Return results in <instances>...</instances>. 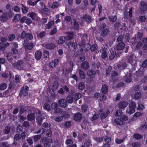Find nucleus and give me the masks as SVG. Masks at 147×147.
Listing matches in <instances>:
<instances>
[{"label": "nucleus", "instance_id": "obj_23", "mask_svg": "<svg viewBox=\"0 0 147 147\" xmlns=\"http://www.w3.org/2000/svg\"><path fill=\"white\" fill-rule=\"evenodd\" d=\"M42 141L44 142L43 144L45 147H50L51 144L49 139L44 138H43Z\"/></svg>", "mask_w": 147, "mask_h": 147}, {"label": "nucleus", "instance_id": "obj_6", "mask_svg": "<svg viewBox=\"0 0 147 147\" xmlns=\"http://www.w3.org/2000/svg\"><path fill=\"white\" fill-rule=\"evenodd\" d=\"M21 36L22 38H26L27 40H32L33 38V35L31 34L29 32L26 33L25 31L22 32Z\"/></svg>", "mask_w": 147, "mask_h": 147}, {"label": "nucleus", "instance_id": "obj_60", "mask_svg": "<svg viewBox=\"0 0 147 147\" xmlns=\"http://www.w3.org/2000/svg\"><path fill=\"white\" fill-rule=\"evenodd\" d=\"M125 83L123 82H121L117 84L116 87L117 88H119L121 87H123L125 85Z\"/></svg>", "mask_w": 147, "mask_h": 147}, {"label": "nucleus", "instance_id": "obj_43", "mask_svg": "<svg viewBox=\"0 0 147 147\" xmlns=\"http://www.w3.org/2000/svg\"><path fill=\"white\" fill-rule=\"evenodd\" d=\"M109 32V29L107 28L102 29V35L103 36H105L107 35Z\"/></svg>", "mask_w": 147, "mask_h": 147}, {"label": "nucleus", "instance_id": "obj_39", "mask_svg": "<svg viewBox=\"0 0 147 147\" xmlns=\"http://www.w3.org/2000/svg\"><path fill=\"white\" fill-rule=\"evenodd\" d=\"M74 97L70 95H68L66 98V100L69 103H72L74 101Z\"/></svg>", "mask_w": 147, "mask_h": 147}, {"label": "nucleus", "instance_id": "obj_7", "mask_svg": "<svg viewBox=\"0 0 147 147\" xmlns=\"http://www.w3.org/2000/svg\"><path fill=\"white\" fill-rule=\"evenodd\" d=\"M139 9L141 13H144L147 10V4L146 2L141 1L140 4Z\"/></svg>", "mask_w": 147, "mask_h": 147}, {"label": "nucleus", "instance_id": "obj_36", "mask_svg": "<svg viewBox=\"0 0 147 147\" xmlns=\"http://www.w3.org/2000/svg\"><path fill=\"white\" fill-rule=\"evenodd\" d=\"M43 118H42V115L38 116L36 119V121L38 125H40L42 123Z\"/></svg>", "mask_w": 147, "mask_h": 147}, {"label": "nucleus", "instance_id": "obj_51", "mask_svg": "<svg viewBox=\"0 0 147 147\" xmlns=\"http://www.w3.org/2000/svg\"><path fill=\"white\" fill-rule=\"evenodd\" d=\"M141 93L139 92H136L134 95V96L136 100L140 98L141 96Z\"/></svg>", "mask_w": 147, "mask_h": 147}, {"label": "nucleus", "instance_id": "obj_27", "mask_svg": "<svg viewBox=\"0 0 147 147\" xmlns=\"http://www.w3.org/2000/svg\"><path fill=\"white\" fill-rule=\"evenodd\" d=\"M35 119V114L34 113H30L27 115V119L29 121H32L34 120Z\"/></svg>", "mask_w": 147, "mask_h": 147}, {"label": "nucleus", "instance_id": "obj_8", "mask_svg": "<svg viewBox=\"0 0 147 147\" xmlns=\"http://www.w3.org/2000/svg\"><path fill=\"white\" fill-rule=\"evenodd\" d=\"M59 106L63 108L66 107L67 105V101L64 99H60L58 101Z\"/></svg>", "mask_w": 147, "mask_h": 147}, {"label": "nucleus", "instance_id": "obj_18", "mask_svg": "<svg viewBox=\"0 0 147 147\" xmlns=\"http://www.w3.org/2000/svg\"><path fill=\"white\" fill-rule=\"evenodd\" d=\"M46 49L49 50H53L55 48V45L53 43H48L45 45Z\"/></svg>", "mask_w": 147, "mask_h": 147}, {"label": "nucleus", "instance_id": "obj_32", "mask_svg": "<svg viewBox=\"0 0 147 147\" xmlns=\"http://www.w3.org/2000/svg\"><path fill=\"white\" fill-rule=\"evenodd\" d=\"M7 19V17L5 13H3L2 15L0 16V20L2 22H5Z\"/></svg>", "mask_w": 147, "mask_h": 147}, {"label": "nucleus", "instance_id": "obj_19", "mask_svg": "<svg viewBox=\"0 0 147 147\" xmlns=\"http://www.w3.org/2000/svg\"><path fill=\"white\" fill-rule=\"evenodd\" d=\"M65 33L67 34V36H65L66 38H67L68 39L71 40L73 38L74 35V32L73 31H67L65 32Z\"/></svg>", "mask_w": 147, "mask_h": 147}, {"label": "nucleus", "instance_id": "obj_64", "mask_svg": "<svg viewBox=\"0 0 147 147\" xmlns=\"http://www.w3.org/2000/svg\"><path fill=\"white\" fill-rule=\"evenodd\" d=\"M111 74V78L116 77L118 76V73L115 71H113Z\"/></svg>", "mask_w": 147, "mask_h": 147}, {"label": "nucleus", "instance_id": "obj_2", "mask_svg": "<svg viewBox=\"0 0 147 147\" xmlns=\"http://www.w3.org/2000/svg\"><path fill=\"white\" fill-rule=\"evenodd\" d=\"M29 89V88L28 86H23L20 90L19 96L20 97H22V96L24 97L27 96L28 95V92Z\"/></svg>", "mask_w": 147, "mask_h": 147}, {"label": "nucleus", "instance_id": "obj_24", "mask_svg": "<svg viewBox=\"0 0 147 147\" xmlns=\"http://www.w3.org/2000/svg\"><path fill=\"white\" fill-rule=\"evenodd\" d=\"M25 48L29 50H31L33 48L34 44L32 42H28L26 44L24 43Z\"/></svg>", "mask_w": 147, "mask_h": 147}, {"label": "nucleus", "instance_id": "obj_56", "mask_svg": "<svg viewBox=\"0 0 147 147\" xmlns=\"http://www.w3.org/2000/svg\"><path fill=\"white\" fill-rule=\"evenodd\" d=\"M59 86V83L57 81H55L54 82L53 84V87L55 89H57Z\"/></svg>", "mask_w": 147, "mask_h": 147}, {"label": "nucleus", "instance_id": "obj_33", "mask_svg": "<svg viewBox=\"0 0 147 147\" xmlns=\"http://www.w3.org/2000/svg\"><path fill=\"white\" fill-rule=\"evenodd\" d=\"M81 96L82 95L80 93H76L74 95V98L75 101H77L80 98Z\"/></svg>", "mask_w": 147, "mask_h": 147}, {"label": "nucleus", "instance_id": "obj_10", "mask_svg": "<svg viewBox=\"0 0 147 147\" xmlns=\"http://www.w3.org/2000/svg\"><path fill=\"white\" fill-rule=\"evenodd\" d=\"M59 59H55L49 63V67L52 68L54 67L59 64Z\"/></svg>", "mask_w": 147, "mask_h": 147}, {"label": "nucleus", "instance_id": "obj_58", "mask_svg": "<svg viewBox=\"0 0 147 147\" xmlns=\"http://www.w3.org/2000/svg\"><path fill=\"white\" fill-rule=\"evenodd\" d=\"M88 107L87 105H83L82 107V110L83 112H85L87 111Z\"/></svg>", "mask_w": 147, "mask_h": 147}, {"label": "nucleus", "instance_id": "obj_47", "mask_svg": "<svg viewBox=\"0 0 147 147\" xmlns=\"http://www.w3.org/2000/svg\"><path fill=\"white\" fill-rule=\"evenodd\" d=\"M7 88V85L5 83H2L0 84V90H3Z\"/></svg>", "mask_w": 147, "mask_h": 147}, {"label": "nucleus", "instance_id": "obj_50", "mask_svg": "<svg viewBox=\"0 0 147 147\" xmlns=\"http://www.w3.org/2000/svg\"><path fill=\"white\" fill-rule=\"evenodd\" d=\"M137 76L138 77H142L144 75V72L143 71H136Z\"/></svg>", "mask_w": 147, "mask_h": 147}, {"label": "nucleus", "instance_id": "obj_45", "mask_svg": "<svg viewBox=\"0 0 147 147\" xmlns=\"http://www.w3.org/2000/svg\"><path fill=\"white\" fill-rule=\"evenodd\" d=\"M43 107L45 110H46L48 111H50L51 109L50 105L47 103H45L44 104Z\"/></svg>", "mask_w": 147, "mask_h": 147}, {"label": "nucleus", "instance_id": "obj_12", "mask_svg": "<svg viewBox=\"0 0 147 147\" xmlns=\"http://www.w3.org/2000/svg\"><path fill=\"white\" fill-rule=\"evenodd\" d=\"M69 65H68V68L66 69V71L68 73H71L73 69L74 65L73 62L70 61L68 63Z\"/></svg>", "mask_w": 147, "mask_h": 147}, {"label": "nucleus", "instance_id": "obj_63", "mask_svg": "<svg viewBox=\"0 0 147 147\" xmlns=\"http://www.w3.org/2000/svg\"><path fill=\"white\" fill-rule=\"evenodd\" d=\"M132 145L133 147H140V143L138 142H134L132 143Z\"/></svg>", "mask_w": 147, "mask_h": 147}, {"label": "nucleus", "instance_id": "obj_13", "mask_svg": "<svg viewBox=\"0 0 147 147\" xmlns=\"http://www.w3.org/2000/svg\"><path fill=\"white\" fill-rule=\"evenodd\" d=\"M128 105V102L125 101H121L118 104V107L120 109H123L125 108Z\"/></svg>", "mask_w": 147, "mask_h": 147}, {"label": "nucleus", "instance_id": "obj_5", "mask_svg": "<svg viewBox=\"0 0 147 147\" xmlns=\"http://www.w3.org/2000/svg\"><path fill=\"white\" fill-rule=\"evenodd\" d=\"M68 45L71 51L75 52L78 49V44L76 42H70Z\"/></svg>", "mask_w": 147, "mask_h": 147}, {"label": "nucleus", "instance_id": "obj_35", "mask_svg": "<svg viewBox=\"0 0 147 147\" xmlns=\"http://www.w3.org/2000/svg\"><path fill=\"white\" fill-rule=\"evenodd\" d=\"M109 20L111 22H115L117 20V16L115 15L114 16H109Z\"/></svg>", "mask_w": 147, "mask_h": 147}, {"label": "nucleus", "instance_id": "obj_44", "mask_svg": "<svg viewBox=\"0 0 147 147\" xmlns=\"http://www.w3.org/2000/svg\"><path fill=\"white\" fill-rule=\"evenodd\" d=\"M5 13H6V15L7 17L8 18H12L13 14V11L11 10H9V11L5 12Z\"/></svg>", "mask_w": 147, "mask_h": 147}, {"label": "nucleus", "instance_id": "obj_46", "mask_svg": "<svg viewBox=\"0 0 147 147\" xmlns=\"http://www.w3.org/2000/svg\"><path fill=\"white\" fill-rule=\"evenodd\" d=\"M41 137V136L40 135H36L34 136L33 137L34 142H37L40 139Z\"/></svg>", "mask_w": 147, "mask_h": 147}, {"label": "nucleus", "instance_id": "obj_49", "mask_svg": "<svg viewBox=\"0 0 147 147\" xmlns=\"http://www.w3.org/2000/svg\"><path fill=\"white\" fill-rule=\"evenodd\" d=\"M46 34L45 31L41 32L37 35V37L42 38L45 36Z\"/></svg>", "mask_w": 147, "mask_h": 147}, {"label": "nucleus", "instance_id": "obj_62", "mask_svg": "<svg viewBox=\"0 0 147 147\" xmlns=\"http://www.w3.org/2000/svg\"><path fill=\"white\" fill-rule=\"evenodd\" d=\"M23 127H27L29 126V124L28 121H24L22 124Z\"/></svg>", "mask_w": 147, "mask_h": 147}, {"label": "nucleus", "instance_id": "obj_4", "mask_svg": "<svg viewBox=\"0 0 147 147\" xmlns=\"http://www.w3.org/2000/svg\"><path fill=\"white\" fill-rule=\"evenodd\" d=\"M129 111H127L128 114L131 115L133 114L135 111L136 107V104L134 102H131L129 104Z\"/></svg>", "mask_w": 147, "mask_h": 147}, {"label": "nucleus", "instance_id": "obj_57", "mask_svg": "<svg viewBox=\"0 0 147 147\" xmlns=\"http://www.w3.org/2000/svg\"><path fill=\"white\" fill-rule=\"evenodd\" d=\"M145 108V107L144 105L141 104H139L138 107H137V109L138 110H142L143 109H144Z\"/></svg>", "mask_w": 147, "mask_h": 147}, {"label": "nucleus", "instance_id": "obj_11", "mask_svg": "<svg viewBox=\"0 0 147 147\" xmlns=\"http://www.w3.org/2000/svg\"><path fill=\"white\" fill-rule=\"evenodd\" d=\"M125 43L123 42H119L116 47V49L117 51L122 50L125 48Z\"/></svg>", "mask_w": 147, "mask_h": 147}, {"label": "nucleus", "instance_id": "obj_40", "mask_svg": "<svg viewBox=\"0 0 147 147\" xmlns=\"http://www.w3.org/2000/svg\"><path fill=\"white\" fill-rule=\"evenodd\" d=\"M133 136L134 138L136 140H140L142 138V136L138 133L134 134Z\"/></svg>", "mask_w": 147, "mask_h": 147}, {"label": "nucleus", "instance_id": "obj_20", "mask_svg": "<svg viewBox=\"0 0 147 147\" xmlns=\"http://www.w3.org/2000/svg\"><path fill=\"white\" fill-rule=\"evenodd\" d=\"M91 140L89 138H88L87 140H86L81 147H89L90 146H92V145L91 144Z\"/></svg>", "mask_w": 147, "mask_h": 147}, {"label": "nucleus", "instance_id": "obj_31", "mask_svg": "<svg viewBox=\"0 0 147 147\" xmlns=\"http://www.w3.org/2000/svg\"><path fill=\"white\" fill-rule=\"evenodd\" d=\"M80 77L82 79L84 80L86 78L85 74L84 71L80 69L78 70Z\"/></svg>", "mask_w": 147, "mask_h": 147}, {"label": "nucleus", "instance_id": "obj_21", "mask_svg": "<svg viewBox=\"0 0 147 147\" xmlns=\"http://www.w3.org/2000/svg\"><path fill=\"white\" fill-rule=\"evenodd\" d=\"M88 45L90 46V48L88 49H87L86 50L87 51H89L90 50L92 52L95 51H96L98 48L97 45L96 44H95L92 46L90 44H88Z\"/></svg>", "mask_w": 147, "mask_h": 147}, {"label": "nucleus", "instance_id": "obj_3", "mask_svg": "<svg viewBox=\"0 0 147 147\" xmlns=\"http://www.w3.org/2000/svg\"><path fill=\"white\" fill-rule=\"evenodd\" d=\"M24 61L22 60H18L17 62L13 63L12 65L14 68L19 70H22L23 68Z\"/></svg>", "mask_w": 147, "mask_h": 147}, {"label": "nucleus", "instance_id": "obj_25", "mask_svg": "<svg viewBox=\"0 0 147 147\" xmlns=\"http://www.w3.org/2000/svg\"><path fill=\"white\" fill-rule=\"evenodd\" d=\"M42 54V52L40 51H37L36 52L35 54V58L36 60H40L41 58Z\"/></svg>", "mask_w": 147, "mask_h": 147}, {"label": "nucleus", "instance_id": "obj_59", "mask_svg": "<svg viewBox=\"0 0 147 147\" xmlns=\"http://www.w3.org/2000/svg\"><path fill=\"white\" fill-rule=\"evenodd\" d=\"M73 142L72 139H67L65 142V144L66 145L71 144H73Z\"/></svg>", "mask_w": 147, "mask_h": 147}, {"label": "nucleus", "instance_id": "obj_37", "mask_svg": "<svg viewBox=\"0 0 147 147\" xmlns=\"http://www.w3.org/2000/svg\"><path fill=\"white\" fill-rule=\"evenodd\" d=\"M21 16L19 14H16L14 17L13 19V22H18L20 19Z\"/></svg>", "mask_w": 147, "mask_h": 147}, {"label": "nucleus", "instance_id": "obj_22", "mask_svg": "<svg viewBox=\"0 0 147 147\" xmlns=\"http://www.w3.org/2000/svg\"><path fill=\"white\" fill-rule=\"evenodd\" d=\"M101 50L102 52L101 57L102 58L105 59L108 56V54L107 53V49L106 48L104 47L102 48Z\"/></svg>", "mask_w": 147, "mask_h": 147}, {"label": "nucleus", "instance_id": "obj_29", "mask_svg": "<svg viewBox=\"0 0 147 147\" xmlns=\"http://www.w3.org/2000/svg\"><path fill=\"white\" fill-rule=\"evenodd\" d=\"M29 17H31L33 20L35 21L37 20V16L35 13L32 12L29 13Z\"/></svg>", "mask_w": 147, "mask_h": 147}, {"label": "nucleus", "instance_id": "obj_61", "mask_svg": "<svg viewBox=\"0 0 147 147\" xmlns=\"http://www.w3.org/2000/svg\"><path fill=\"white\" fill-rule=\"evenodd\" d=\"M139 19L140 20V21L141 22H145L146 20V18L144 16H139Z\"/></svg>", "mask_w": 147, "mask_h": 147}, {"label": "nucleus", "instance_id": "obj_55", "mask_svg": "<svg viewBox=\"0 0 147 147\" xmlns=\"http://www.w3.org/2000/svg\"><path fill=\"white\" fill-rule=\"evenodd\" d=\"M49 55V51L47 50H45L43 51V55L45 58L48 57Z\"/></svg>", "mask_w": 147, "mask_h": 147}, {"label": "nucleus", "instance_id": "obj_17", "mask_svg": "<svg viewBox=\"0 0 147 147\" xmlns=\"http://www.w3.org/2000/svg\"><path fill=\"white\" fill-rule=\"evenodd\" d=\"M87 75L90 78H93L95 77L96 74L94 70L89 69L87 71Z\"/></svg>", "mask_w": 147, "mask_h": 147}, {"label": "nucleus", "instance_id": "obj_48", "mask_svg": "<svg viewBox=\"0 0 147 147\" xmlns=\"http://www.w3.org/2000/svg\"><path fill=\"white\" fill-rule=\"evenodd\" d=\"M104 140L106 142V143L108 144H110L111 141V137H109L108 136H105L104 137Z\"/></svg>", "mask_w": 147, "mask_h": 147}, {"label": "nucleus", "instance_id": "obj_26", "mask_svg": "<svg viewBox=\"0 0 147 147\" xmlns=\"http://www.w3.org/2000/svg\"><path fill=\"white\" fill-rule=\"evenodd\" d=\"M83 19L86 22L90 23L92 20V17L87 14H85L83 15Z\"/></svg>", "mask_w": 147, "mask_h": 147}, {"label": "nucleus", "instance_id": "obj_15", "mask_svg": "<svg viewBox=\"0 0 147 147\" xmlns=\"http://www.w3.org/2000/svg\"><path fill=\"white\" fill-rule=\"evenodd\" d=\"M71 24L73 29L74 30H77L78 29L79 25L75 19H72L71 20Z\"/></svg>", "mask_w": 147, "mask_h": 147}, {"label": "nucleus", "instance_id": "obj_41", "mask_svg": "<svg viewBox=\"0 0 147 147\" xmlns=\"http://www.w3.org/2000/svg\"><path fill=\"white\" fill-rule=\"evenodd\" d=\"M22 12L23 13H26L28 10V8L27 7L25 6L23 4H22Z\"/></svg>", "mask_w": 147, "mask_h": 147}, {"label": "nucleus", "instance_id": "obj_53", "mask_svg": "<svg viewBox=\"0 0 147 147\" xmlns=\"http://www.w3.org/2000/svg\"><path fill=\"white\" fill-rule=\"evenodd\" d=\"M126 67V66L123 64H118L117 65V67L118 69L120 70H123L125 69Z\"/></svg>", "mask_w": 147, "mask_h": 147}, {"label": "nucleus", "instance_id": "obj_30", "mask_svg": "<svg viewBox=\"0 0 147 147\" xmlns=\"http://www.w3.org/2000/svg\"><path fill=\"white\" fill-rule=\"evenodd\" d=\"M66 37L62 36L60 37L58 41V43L59 45H61L63 44L66 40Z\"/></svg>", "mask_w": 147, "mask_h": 147}, {"label": "nucleus", "instance_id": "obj_54", "mask_svg": "<svg viewBox=\"0 0 147 147\" xmlns=\"http://www.w3.org/2000/svg\"><path fill=\"white\" fill-rule=\"evenodd\" d=\"M10 127L9 126H6L4 129V133L6 134H8L10 132Z\"/></svg>", "mask_w": 147, "mask_h": 147}, {"label": "nucleus", "instance_id": "obj_16", "mask_svg": "<svg viewBox=\"0 0 147 147\" xmlns=\"http://www.w3.org/2000/svg\"><path fill=\"white\" fill-rule=\"evenodd\" d=\"M82 115L80 113H78L74 114V118L76 121H80L82 118Z\"/></svg>", "mask_w": 147, "mask_h": 147}, {"label": "nucleus", "instance_id": "obj_38", "mask_svg": "<svg viewBox=\"0 0 147 147\" xmlns=\"http://www.w3.org/2000/svg\"><path fill=\"white\" fill-rule=\"evenodd\" d=\"M110 111L109 110H107L105 112H104L102 113L100 115V117L101 119H104L108 115Z\"/></svg>", "mask_w": 147, "mask_h": 147}, {"label": "nucleus", "instance_id": "obj_14", "mask_svg": "<svg viewBox=\"0 0 147 147\" xmlns=\"http://www.w3.org/2000/svg\"><path fill=\"white\" fill-rule=\"evenodd\" d=\"M109 88L105 84H103L102 86L101 91L102 94H106L108 92Z\"/></svg>", "mask_w": 147, "mask_h": 147}, {"label": "nucleus", "instance_id": "obj_9", "mask_svg": "<svg viewBox=\"0 0 147 147\" xmlns=\"http://www.w3.org/2000/svg\"><path fill=\"white\" fill-rule=\"evenodd\" d=\"M110 52L109 56V59L110 60H113L115 57L117 58L118 56H119V55L116 53L115 51L111 50Z\"/></svg>", "mask_w": 147, "mask_h": 147}, {"label": "nucleus", "instance_id": "obj_28", "mask_svg": "<svg viewBox=\"0 0 147 147\" xmlns=\"http://www.w3.org/2000/svg\"><path fill=\"white\" fill-rule=\"evenodd\" d=\"M81 67L85 69H87L89 68V64L87 61H84L81 64Z\"/></svg>", "mask_w": 147, "mask_h": 147}, {"label": "nucleus", "instance_id": "obj_52", "mask_svg": "<svg viewBox=\"0 0 147 147\" xmlns=\"http://www.w3.org/2000/svg\"><path fill=\"white\" fill-rule=\"evenodd\" d=\"M9 36H8V41H11L13 40L15 38V35L14 34H9Z\"/></svg>", "mask_w": 147, "mask_h": 147}, {"label": "nucleus", "instance_id": "obj_34", "mask_svg": "<svg viewBox=\"0 0 147 147\" xmlns=\"http://www.w3.org/2000/svg\"><path fill=\"white\" fill-rule=\"evenodd\" d=\"M54 24V22L53 21L49 22L46 24L45 27L47 29H50L52 25Z\"/></svg>", "mask_w": 147, "mask_h": 147}, {"label": "nucleus", "instance_id": "obj_42", "mask_svg": "<svg viewBox=\"0 0 147 147\" xmlns=\"http://www.w3.org/2000/svg\"><path fill=\"white\" fill-rule=\"evenodd\" d=\"M85 86L84 83L83 82H80L78 86V88L79 89L82 90L85 88Z\"/></svg>", "mask_w": 147, "mask_h": 147}, {"label": "nucleus", "instance_id": "obj_1", "mask_svg": "<svg viewBox=\"0 0 147 147\" xmlns=\"http://www.w3.org/2000/svg\"><path fill=\"white\" fill-rule=\"evenodd\" d=\"M122 111L119 109L116 111L115 116L117 117V118H115L114 121V122L117 125H121L123 124L128 119V117L124 115H122Z\"/></svg>", "mask_w": 147, "mask_h": 147}]
</instances>
